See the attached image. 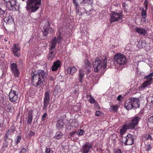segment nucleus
<instances>
[{
  "instance_id": "59",
  "label": "nucleus",
  "mask_w": 153,
  "mask_h": 153,
  "mask_svg": "<svg viewBox=\"0 0 153 153\" xmlns=\"http://www.w3.org/2000/svg\"><path fill=\"white\" fill-rule=\"evenodd\" d=\"M4 40L5 42L7 41V39H6V38L4 39Z\"/></svg>"
},
{
  "instance_id": "61",
  "label": "nucleus",
  "mask_w": 153,
  "mask_h": 153,
  "mask_svg": "<svg viewBox=\"0 0 153 153\" xmlns=\"http://www.w3.org/2000/svg\"><path fill=\"white\" fill-rule=\"evenodd\" d=\"M152 98L153 99V96H152Z\"/></svg>"
},
{
  "instance_id": "4",
  "label": "nucleus",
  "mask_w": 153,
  "mask_h": 153,
  "mask_svg": "<svg viewBox=\"0 0 153 153\" xmlns=\"http://www.w3.org/2000/svg\"><path fill=\"white\" fill-rule=\"evenodd\" d=\"M7 2L9 1L7 4V9L9 10H19V5L17 0H4Z\"/></svg>"
},
{
  "instance_id": "19",
  "label": "nucleus",
  "mask_w": 153,
  "mask_h": 153,
  "mask_svg": "<svg viewBox=\"0 0 153 153\" xmlns=\"http://www.w3.org/2000/svg\"><path fill=\"white\" fill-rule=\"evenodd\" d=\"M57 42L56 37H54L52 39L51 41L49 48L50 50H52L55 48Z\"/></svg>"
},
{
  "instance_id": "22",
  "label": "nucleus",
  "mask_w": 153,
  "mask_h": 153,
  "mask_svg": "<svg viewBox=\"0 0 153 153\" xmlns=\"http://www.w3.org/2000/svg\"><path fill=\"white\" fill-rule=\"evenodd\" d=\"M85 75L84 71L82 69H80L79 71V80L80 83H82V80Z\"/></svg>"
},
{
  "instance_id": "64",
  "label": "nucleus",
  "mask_w": 153,
  "mask_h": 153,
  "mask_svg": "<svg viewBox=\"0 0 153 153\" xmlns=\"http://www.w3.org/2000/svg\"><path fill=\"white\" fill-rule=\"evenodd\" d=\"M144 22H146V21L145 20L144 21Z\"/></svg>"
},
{
  "instance_id": "24",
  "label": "nucleus",
  "mask_w": 153,
  "mask_h": 153,
  "mask_svg": "<svg viewBox=\"0 0 153 153\" xmlns=\"http://www.w3.org/2000/svg\"><path fill=\"white\" fill-rule=\"evenodd\" d=\"M33 112L32 111H30L28 114V119L27 123L31 124L32 123L33 119Z\"/></svg>"
},
{
  "instance_id": "2",
  "label": "nucleus",
  "mask_w": 153,
  "mask_h": 153,
  "mask_svg": "<svg viewBox=\"0 0 153 153\" xmlns=\"http://www.w3.org/2000/svg\"><path fill=\"white\" fill-rule=\"evenodd\" d=\"M107 58H105L103 60H101L99 58H97L94 62H93V65L94 71L98 72L101 69L102 66L103 69L106 67Z\"/></svg>"
},
{
  "instance_id": "14",
  "label": "nucleus",
  "mask_w": 153,
  "mask_h": 153,
  "mask_svg": "<svg viewBox=\"0 0 153 153\" xmlns=\"http://www.w3.org/2000/svg\"><path fill=\"white\" fill-rule=\"evenodd\" d=\"M20 50V48L18 44H13L11 51L15 56L19 57L20 56V54L18 53Z\"/></svg>"
},
{
  "instance_id": "44",
  "label": "nucleus",
  "mask_w": 153,
  "mask_h": 153,
  "mask_svg": "<svg viewBox=\"0 0 153 153\" xmlns=\"http://www.w3.org/2000/svg\"><path fill=\"white\" fill-rule=\"evenodd\" d=\"M101 114V112L100 111H97L95 112V115L97 116H98Z\"/></svg>"
},
{
  "instance_id": "11",
  "label": "nucleus",
  "mask_w": 153,
  "mask_h": 153,
  "mask_svg": "<svg viewBox=\"0 0 153 153\" xmlns=\"http://www.w3.org/2000/svg\"><path fill=\"white\" fill-rule=\"evenodd\" d=\"M18 92L15 91H11L9 94V100L11 102H14L18 99Z\"/></svg>"
},
{
  "instance_id": "39",
  "label": "nucleus",
  "mask_w": 153,
  "mask_h": 153,
  "mask_svg": "<svg viewBox=\"0 0 153 153\" xmlns=\"http://www.w3.org/2000/svg\"><path fill=\"white\" fill-rule=\"evenodd\" d=\"M44 31L43 33L44 36H47L48 33L47 28H46L45 27H44Z\"/></svg>"
},
{
  "instance_id": "23",
  "label": "nucleus",
  "mask_w": 153,
  "mask_h": 153,
  "mask_svg": "<svg viewBox=\"0 0 153 153\" xmlns=\"http://www.w3.org/2000/svg\"><path fill=\"white\" fill-rule=\"evenodd\" d=\"M128 129H130V128L128 127V125L127 124L124 125L120 130V135H123Z\"/></svg>"
},
{
  "instance_id": "16",
  "label": "nucleus",
  "mask_w": 153,
  "mask_h": 153,
  "mask_svg": "<svg viewBox=\"0 0 153 153\" xmlns=\"http://www.w3.org/2000/svg\"><path fill=\"white\" fill-rule=\"evenodd\" d=\"M135 31L139 34L143 35H146L148 34L147 31L145 28L142 27H136L135 29Z\"/></svg>"
},
{
  "instance_id": "54",
  "label": "nucleus",
  "mask_w": 153,
  "mask_h": 153,
  "mask_svg": "<svg viewBox=\"0 0 153 153\" xmlns=\"http://www.w3.org/2000/svg\"><path fill=\"white\" fill-rule=\"evenodd\" d=\"M76 12H77L78 13H79V10L78 6H77L76 7Z\"/></svg>"
},
{
  "instance_id": "57",
  "label": "nucleus",
  "mask_w": 153,
  "mask_h": 153,
  "mask_svg": "<svg viewBox=\"0 0 153 153\" xmlns=\"http://www.w3.org/2000/svg\"><path fill=\"white\" fill-rule=\"evenodd\" d=\"M54 79V78L52 76H50V80L51 81H53Z\"/></svg>"
},
{
  "instance_id": "35",
  "label": "nucleus",
  "mask_w": 153,
  "mask_h": 153,
  "mask_svg": "<svg viewBox=\"0 0 153 153\" xmlns=\"http://www.w3.org/2000/svg\"><path fill=\"white\" fill-rule=\"evenodd\" d=\"M82 2L83 3L88 4H91L92 3V0H82Z\"/></svg>"
},
{
  "instance_id": "41",
  "label": "nucleus",
  "mask_w": 153,
  "mask_h": 153,
  "mask_svg": "<svg viewBox=\"0 0 153 153\" xmlns=\"http://www.w3.org/2000/svg\"><path fill=\"white\" fill-rule=\"evenodd\" d=\"M94 107L95 108L97 109H99L100 108V106L98 103H95L94 105Z\"/></svg>"
},
{
  "instance_id": "40",
  "label": "nucleus",
  "mask_w": 153,
  "mask_h": 153,
  "mask_svg": "<svg viewBox=\"0 0 153 153\" xmlns=\"http://www.w3.org/2000/svg\"><path fill=\"white\" fill-rule=\"evenodd\" d=\"M5 13L4 11L2 10L1 8H0V16L1 17V16H3V15Z\"/></svg>"
},
{
  "instance_id": "30",
  "label": "nucleus",
  "mask_w": 153,
  "mask_h": 153,
  "mask_svg": "<svg viewBox=\"0 0 153 153\" xmlns=\"http://www.w3.org/2000/svg\"><path fill=\"white\" fill-rule=\"evenodd\" d=\"M6 142L7 143L6 146H7L8 145H11L13 142V140L9 138L8 137H6L4 138Z\"/></svg>"
},
{
  "instance_id": "17",
  "label": "nucleus",
  "mask_w": 153,
  "mask_h": 153,
  "mask_svg": "<svg viewBox=\"0 0 153 153\" xmlns=\"http://www.w3.org/2000/svg\"><path fill=\"white\" fill-rule=\"evenodd\" d=\"M61 67V62L59 60H57L54 62L52 67V70L53 71H55L57 70L58 68H60Z\"/></svg>"
},
{
  "instance_id": "15",
  "label": "nucleus",
  "mask_w": 153,
  "mask_h": 153,
  "mask_svg": "<svg viewBox=\"0 0 153 153\" xmlns=\"http://www.w3.org/2000/svg\"><path fill=\"white\" fill-rule=\"evenodd\" d=\"M92 146L90 143H87L84 145L82 147L83 153H88L90 149H91Z\"/></svg>"
},
{
  "instance_id": "6",
  "label": "nucleus",
  "mask_w": 153,
  "mask_h": 153,
  "mask_svg": "<svg viewBox=\"0 0 153 153\" xmlns=\"http://www.w3.org/2000/svg\"><path fill=\"white\" fill-rule=\"evenodd\" d=\"M32 80L31 84L33 86L37 87L38 86L40 85V84L43 82L41 78L39 77V76L36 74L33 73L31 74Z\"/></svg>"
},
{
  "instance_id": "7",
  "label": "nucleus",
  "mask_w": 153,
  "mask_h": 153,
  "mask_svg": "<svg viewBox=\"0 0 153 153\" xmlns=\"http://www.w3.org/2000/svg\"><path fill=\"white\" fill-rule=\"evenodd\" d=\"M122 141L125 145H131L134 143V141L133 136L130 134H128L126 137H122Z\"/></svg>"
},
{
  "instance_id": "27",
  "label": "nucleus",
  "mask_w": 153,
  "mask_h": 153,
  "mask_svg": "<svg viewBox=\"0 0 153 153\" xmlns=\"http://www.w3.org/2000/svg\"><path fill=\"white\" fill-rule=\"evenodd\" d=\"M153 76V71L151 73L149 74L148 75H147L146 76L144 77V79L146 80L150 81V82H152V80L153 79V78H152Z\"/></svg>"
},
{
  "instance_id": "58",
  "label": "nucleus",
  "mask_w": 153,
  "mask_h": 153,
  "mask_svg": "<svg viewBox=\"0 0 153 153\" xmlns=\"http://www.w3.org/2000/svg\"><path fill=\"white\" fill-rule=\"evenodd\" d=\"M151 102L153 104V99L152 98L151 101Z\"/></svg>"
},
{
  "instance_id": "33",
  "label": "nucleus",
  "mask_w": 153,
  "mask_h": 153,
  "mask_svg": "<svg viewBox=\"0 0 153 153\" xmlns=\"http://www.w3.org/2000/svg\"><path fill=\"white\" fill-rule=\"evenodd\" d=\"M14 131L13 129H9L7 132L6 136L8 137L11 134L13 133Z\"/></svg>"
},
{
  "instance_id": "50",
  "label": "nucleus",
  "mask_w": 153,
  "mask_h": 153,
  "mask_svg": "<svg viewBox=\"0 0 153 153\" xmlns=\"http://www.w3.org/2000/svg\"><path fill=\"white\" fill-rule=\"evenodd\" d=\"M26 152V150L25 148H23L19 153H25Z\"/></svg>"
},
{
  "instance_id": "48",
  "label": "nucleus",
  "mask_w": 153,
  "mask_h": 153,
  "mask_svg": "<svg viewBox=\"0 0 153 153\" xmlns=\"http://www.w3.org/2000/svg\"><path fill=\"white\" fill-rule=\"evenodd\" d=\"M47 30L48 33L52 32L53 31V28L51 27H48V29H47Z\"/></svg>"
},
{
  "instance_id": "52",
  "label": "nucleus",
  "mask_w": 153,
  "mask_h": 153,
  "mask_svg": "<svg viewBox=\"0 0 153 153\" xmlns=\"http://www.w3.org/2000/svg\"><path fill=\"white\" fill-rule=\"evenodd\" d=\"M7 108L8 109L9 111H10L12 110V107L10 105H8L7 106Z\"/></svg>"
},
{
  "instance_id": "55",
  "label": "nucleus",
  "mask_w": 153,
  "mask_h": 153,
  "mask_svg": "<svg viewBox=\"0 0 153 153\" xmlns=\"http://www.w3.org/2000/svg\"><path fill=\"white\" fill-rule=\"evenodd\" d=\"M76 133L75 131H73L70 134V135L71 137H72Z\"/></svg>"
},
{
  "instance_id": "21",
  "label": "nucleus",
  "mask_w": 153,
  "mask_h": 153,
  "mask_svg": "<svg viewBox=\"0 0 153 153\" xmlns=\"http://www.w3.org/2000/svg\"><path fill=\"white\" fill-rule=\"evenodd\" d=\"M36 74L39 77L41 78L43 80L46 78L47 75L45 72L42 70H39L38 72V74Z\"/></svg>"
},
{
  "instance_id": "51",
  "label": "nucleus",
  "mask_w": 153,
  "mask_h": 153,
  "mask_svg": "<svg viewBox=\"0 0 153 153\" xmlns=\"http://www.w3.org/2000/svg\"><path fill=\"white\" fill-rule=\"evenodd\" d=\"M122 97V95H119L118 96V97H117V100H119V101L120 100V99Z\"/></svg>"
},
{
  "instance_id": "32",
  "label": "nucleus",
  "mask_w": 153,
  "mask_h": 153,
  "mask_svg": "<svg viewBox=\"0 0 153 153\" xmlns=\"http://www.w3.org/2000/svg\"><path fill=\"white\" fill-rule=\"evenodd\" d=\"M62 136V134L59 132H57L56 133L55 138L56 139H59L61 138Z\"/></svg>"
},
{
  "instance_id": "10",
  "label": "nucleus",
  "mask_w": 153,
  "mask_h": 153,
  "mask_svg": "<svg viewBox=\"0 0 153 153\" xmlns=\"http://www.w3.org/2000/svg\"><path fill=\"white\" fill-rule=\"evenodd\" d=\"M148 0H145L144 1L143 5L144 6V7H141L140 8V10L141 12V16L144 19L146 18L147 16V13L146 11L148 10Z\"/></svg>"
},
{
  "instance_id": "47",
  "label": "nucleus",
  "mask_w": 153,
  "mask_h": 153,
  "mask_svg": "<svg viewBox=\"0 0 153 153\" xmlns=\"http://www.w3.org/2000/svg\"><path fill=\"white\" fill-rule=\"evenodd\" d=\"M35 133L34 132L32 131H30L29 133V136L32 137V136H34L35 135Z\"/></svg>"
},
{
  "instance_id": "62",
  "label": "nucleus",
  "mask_w": 153,
  "mask_h": 153,
  "mask_svg": "<svg viewBox=\"0 0 153 153\" xmlns=\"http://www.w3.org/2000/svg\"><path fill=\"white\" fill-rule=\"evenodd\" d=\"M9 44L10 43V42H9Z\"/></svg>"
},
{
  "instance_id": "56",
  "label": "nucleus",
  "mask_w": 153,
  "mask_h": 153,
  "mask_svg": "<svg viewBox=\"0 0 153 153\" xmlns=\"http://www.w3.org/2000/svg\"><path fill=\"white\" fill-rule=\"evenodd\" d=\"M115 153H122V152L120 150H119L116 151Z\"/></svg>"
},
{
  "instance_id": "5",
  "label": "nucleus",
  "mask_w": 153,
  "mask_h": 153,
  "mask_svg": "<svg viewBox=\"0 0 153 153\" xmlns=\"http://www.w3.org/2000/svg\"><path fill=\"white\" fill-rule=\"evenodd\" d=\"M114 59L117 63L120 65H123L127 63V59L124 55L117 53L114 56Z\"/></svg>"
},
{
  "instance_id": "3",
  "label": "nucleus",
  "mask_w": 153,
  "mask_h": 153,
  "mask_svg": "<svg viewBox=\"0 0 153 153\" xmlns=\"http://www.w3.org/2000/svg\"><path fill=\"white\" fill-rule=\"evenodd\" d=\"M41 3V0H28L26 8L31 12H34L39 8Z\"/></svg>"
},
{
  "instance_id": "29",
  "label": "nucleus",
  "mask_w": 153,
  "mask_h": 153,
  "mask_svg": "<svg viewBox=\"0 0 153 153\" xmlns=\"http://www.w3.org/2000/svg\"><path fill=\"white\" fill-rule=\"evenodd\" d=\"M55 56V53L54 51L52 50H50V51L48 55V57L49 59L52 60Z\"/></svg>"
},
{
  "instance_id": "12",
  "label": "nucleus",
  "mask_w": 153,
  "mask_h": 153,
  "mask_svg": "<svg viewBox=\"0 0 153 153\" xmlns=\"http://www.w3.org/2000/svg\"><path fill=\"white\" fill-rule=\"evenodd\" d=\"M43 102V109H46L48 106L50 100V96L48 91L45 92Z\"/></svg>"
},
{
  "instance_id": "43",
  "label": "nucleus",
  "mask_w": 153,
  "mask_h": 153,
  "mask_svg": "<svg viewBox=\"0 0 153 153\" xmlns=\"http://www.w3.org/2000/svg\"><path fill=\"white\" fill-rule=\"evenodd\" d=\"M85 67L86 68H87L90 66V63L87 60L85 62Z\"/></svg>"
},
{
  "instance_id": "38",
  "label": "nucleus",
  "mask_w": 153,
  "mask_h": 153,
  "mask_svg": "<svg viewBox=\"0 0 153 153\" xmlns=\"http://www.w3.org/2000/svg\"><path fill=\"white\" fill-rule=\"evenodd\" d=\"M17 140H15V144H17L20 141V140H21V137L20 136H18L17 137Z\"/></svg>"
},
{
  "instance_id": "49",
  "label": "nucleus",
  "mask_w": 153,
  "mask_h": 153,
  "mask_svg": "<svg viewBox=\"0 0 153 153\" xmlns=\"http://www.w3.org/2000/svg\"><path fill=\"white\" fill-rule=\"evenodd\" d=\"M141 45L140 47H143L145 46V45L146 44L144 42H141Z\"/></svg>"
},
{
  "instance_id": "26",
  "label": "nucleus",
  "mask_w": 153,
  "mask_h": 153,
  "mask_svg": "<svg viewBox=\"0 0 153 153\" xmlns=\"http://www.w3.org/2000/svg\"><path fill=\"white\" fill-rule=\"evenodd\" d=\"M119 108V106L117 105H112L109 108V111L111 112H115L117 111Z\"/></svg>"
},
{
  "instance_id": "42",
  "label": "nucleus",
  "mask_w": 153,
  "mask_h": 153,
  "mask_svg": "<svg viewBox=\"0 0 153 153\" xmlns=\"http://www.w3.org/2000/svg\"><path fill=\"white\" fill-rule=\"evenodd\" d=\"M76 1L77 0H73V3L76 7L79 6V4Z\"/></svg>"
},
{
  "instance_id": "45",
  "label": "nucleus",
  "mask_w": 153,
  "mask_h": 153,
  "mask_svg": "<svg viewBox=\"0 0 153 153\" xmlns=\"http://www.w3.org/2000/svg\"><path fill=\"white\" fill-rule=\"evenodd\" d=\"M47 116V114L46 113H44L43 115L42 116V120L43 121L45 120V118Z\"/></svg>"
},
{
  "instance_id": "63",
  "label": "nucleus",
  "mask_w": 153,
  "mask_h": 153,
  "mask_svg": "<svg viewBox=\"0 0 153 153\" xmlns=\"http://www.w3.org/2000/svg\"><path fill=\"white\" fill-rule=\"evenodd\" d=\"M140 42H139V43L140 44Z\"/></svg>"
},
{
  "instance_id": "46",
  "label": "nucleus",
  "mask_w": 153,
  "mask_h": 153,
  "mask_svg": "<svg viewBox=\"0 0 153 153\" xmlns=\"http://www.w3.org/2000/svg\"><path fill=\"white\" fill-rule=\"evenodd\" d=\"M4 121L2 119H0V127H4L3 124Z\"/></svg>"
},
{
  "instance_id": "37",
  "label": "nucleus",
  "mask_w": 153,
  "mask_h": 153,
  "mask_svg": "<svg viewBox=\"0 0 153 153\" xmlns=\"http://www.w3.org/2000/svg\"><path fill=\"white\" fill-rule=\"evenodd\" d=\"M145 148L147 151L150 150L152 148V147L150 144L146 145Z\"/></svg>"
},
{
  "instance_id": "31",
  "label": "nucleus",
  "mask_w": 153,
  "mask_h": 153,
  "mask_svg": "<svg viewBox=\"0 0 153 153\" xmlns=\"http://www.w3.org/2000/svg\"><path fill=\"white\" fill-rule=\"evenodd\" d=\"M87 97L89 100L90 102L91 103H93L95 102V99L91 95H87Z\"/></svg>"
},
{
  "instance_id": "18",
  "label": "nucleus",
  "mask_w": 153,
  "mask_h": 153,
  "mask_svg": "<svg viewBox=\"0 0 153 153\" xmlns=\"http://www.w3.org/2000/svg\"><path fill=\"white\" fill-rule=\"evenodd\" d=\"M4 21L7 24H10L13 22V20L10 15L9 14H7L4 19Z\"/></svg>"
},
{
  "instance_id": "34",
  "label": "nucleus",
  "mask_w": 153,
  "mask_h": 153,
  "mask_svg": "<svg viewBox=\"0 0 153 153\" xmlns=\"http://www.w3.org/2000/svg\"><path fill=\"white\" fill-rule=\"evenodd\" d=\"M56 38L57 42L59 44L62 40V37H61L60 34L57 36Z\"/></svg>"
},
{
  "instance_id": "8",
  "label": "nucleus",
  "mask_w": 153,
  "mask_h": 153,
  "mask_svg": "<svg viewBox=\"0 0 153 153\" xmlns=\"http://www.w3.org/2000/svg\"><path fill=\"white\" fill-rule=\"evenodd\" d=\"M122 16L120 13L113 12L110 15V22L111 23L117 21L121 20Z\"/></svg>"
},
{
  "instance_id": "1",
  "label": "nucleus",
  "mask_w": 153,
  "mask_h": 153,
  "mask_svg": "<svg viewBox=\"0 0 153 153\" xmlns=\"http://www.w3.org/2000/svg\"><path fill=\"white\" fill-rule=\"evenodd\" d=\"M138 98H131L126 101L124 106L128 110H131L133 108H138L140 106Z\"/></svg>"
},
{
  "instance_id": "60",
  "label": "nucleus",
  "mask_w": 153,
  "mask_h": 153,
  "mask_svg": "<svg viewBox=\"0 0 153 153\" xmlns=\"http://www.w3.org/2000/svg\"><path fill=\"white\" fill-rule=\"evenodd\" d=\"M125 3H123L122 4L123 5V4H125Z\"/></svg>"
},
{
  "instance_id": "53",
  "label": "nucleus",
  "mask_w": 153,
  "mask_h": 153,
  "mask_svg": "<svg viewBox=\"0 0 153 153\" xmlns=\"http://www.w3.org/2000/svg\"><path fill=\"white\" fill-rule=\"evenodd\" d=\"M147 139H149L150 140H152V138L151 136L149 135H148L147 137Z\"/></svg>"
},
{
  "instance_id": "25",
  "label": "nucleus",
  "mask_w": 153,
  "mask_h": 153,
  "mask_svg": "<svg viewBox=\"0 0 153 153\" xmlns=\"http://www.w3.org/2000/svg\"><path fill=\"white\" fill-rule=\"evenodd\" d=\"M152 82H150L147 80L145 81L140 86V88L141 89H143L146 87L151 85Z\"/></svg>"
},
{
  "instance_id": "13",
  "label": "nucleus",
  "mask_w": 153,
  "mask_h": 153,
  "mask_svg": "<svg viewBox=\"0 0 153 153\" xmlns=\"http://www.w3.org/2000/svg\"><path fill=\"white\" fill-rule=\"evenodd\" d=\"M10 68L12 73L16 77H18L19 75V71L17 68V66L15 63L10 65Z\"/></svg>"
},
{
  "instance_id": "9",
  "label": "nucleus",
  "mask_w": 153,
  "mask_h": 153,
  "mask_svg": "<svg viewBox=\"0 0 153 153\" xmlns=\"http://www.w3.org/2000/svg\"><path fill=\"white\" fill-rule=\"evenodd\" d=\"M140 120V117L137 116L134 117L131 119V122L127 123V124L130 129H132L137 125Z\"/></svg>"
},
{
  "instance_id": "20",
  "label": "nucleus",
  "mask_w": 153,
  "mask_h": 153,
  "mask_svg": "<svg viewBox=\"0 0 153 153\" xmlns=\"http://www.w3.org/2000/svg\"><path fill=\"white\" fill-rule=\"evenodd\" d=\"M77 71V69L75 67L71 66L67 70L68 73L73 75Z\"/></svg>"
},
{
  "instance_id": "28",
  "label": "nucleus",
  "mask_w": 153,
  "mask_h": 153,
  "mask_svg": "<svg viewBox=\"0 0 153 153\" xmlns=\"http://www.w3.org/2000/svg\"><path fill=\"white\" fill-rule=\"evenodd\" d=\"M64 125V123L62 120H59L57 122L56 127L58 129H60L62 128Z\"/></svg>"
},
{
  "instance_id": "36",
  "label": "nucleus",
  "mask_w": 153,
  "mask_h": 153,
  "mask_svg": "<svg viewBox=\"0 0 153 153\" xmlns=\"http://www.w3.org/2000/svg\"><path fill=\"white\" fill-rule=\"evenodd\" d=\"M84 132V131L82 129L79 130L77 133L78 135H82Z\"/></svg>"
}]
</instances>
